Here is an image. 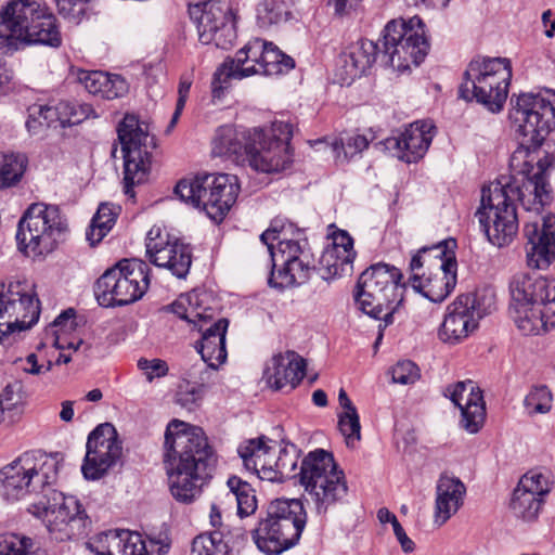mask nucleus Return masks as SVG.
Wrapping results in <instances>:
<instances>
[{"label":"nucleus","instance_id":"7c9ffc66","mask_svg":"<svg viewBox=\"0 0 555 555\" xmlns=\"http://www.w3.org/2000/svg\"><path fill=\"white\" fill-rule=\"evenodd\" d=\"M261 242L267 245L270 253L272 266L276 267L278 255L273 251V242L278 241L279 255L284 257V253H292L297 246L302 247L308 243L305 237L304 229L285 218H274L270 227L260 235Z\"/></svg>","mask_w":555,"mask_h":555},{"label":"nucleus","instance_id":"8fccbe9b","mask_svg":"<svg viewBox=\"0 0 555 555\" xmlns=\"http://www.w3.org/2000/svg\"><path fill=\"white\" fill-rule=\"evenodd\" d=\"M33 546V540L25 535L10 533L0 541V555H27Z\"/></svg>","mask_w":555,"mask_h":555},{"label":"nucleus","instance_id":"393cba45","mask_svg":"<svg viewBox=\"0 0 555 555\" xmlns=\"http://www.w3.org/2000/svg\"><path fill=\"white\" fill-rule=\"evenodd\" d=\"M461 410V425L476 434L483 425L486 408L482 391L475 382L467 379L449 386L444 393Z\"/></svg>","mask_w":555,"mask_h":555},{"label":"nucleus","instance_id":"6e6552de","mask_svg":"<svg viewBox=\"0 0 555 555\" xmlns=\"http://www.w3.org/2000/svg\"><path fill=\"white\" fill-rule=\"evenodd\" d=\"M512 79L506 57H478L470 61L459 87V96L483 105L491 113L502 111Z\"/></svg>","mask_w":555,"mask_h":555},{"label":"nucleus","instance_id":"dca6fc26","mask_svg":"<svg viewBox=\"0 0 555 555\" xmlns=\"http://www.w3.org/2000/svg\"><path fill=\"white\" fill-rule=\"evenodd\" d=\"M61 463L57 454L41 450L20 454L0 469L1 486H53L59 480Z\"/></svg>","mask_w":555,"mask_h":555},{"label":"nucleus","instance_id":"20e7f679","mask_svg":"<svg viewBox=\"0 0 555 555\" xmlns=\"http://www.w3.org/2000/svg\"><path fill=\"white\" fill-rule=\"evenodd\" d=\"M164 464L169 486H203L211 478L212 449L201 427L172 420L166 428Z\"/></svg>","mask_w":555,"mask_h":555},{"label":"nucleus","instance_id":"a19ab883","mask_svg":"<svg viewBox=\"0 0 555 555\" xmlns=\"http://www.w3.org/2000/svg\"><path fill=\"white\" fill-rule=\"evenodd\" d=\"M120 211L119 206L103 203L99 206L96 214L91 220V224L87 229L86 237L91 246L100 243L109 232L116 222V218Z\"/></svg>","mask_w":555,"mask_h":555},{"label":"nucleus","instance_id":"69168bd1","mask_svg":"<svg viewBox=\"0 0 555 555\" xmlns=\"http://www.w3.org/2000/svg\"><path fill=\"white\" fill-rule=\"evenodd\" d=\"M201 395L198 390L179 392L177 402L189 411L195 410L199 405Z\"/></svg>","mask_w":555,"mask_h":555},{"label":"nucleus","instance_id":"2f4dec72","mask_svg":"<svg viewBox=\"0 0 555 555\" xmlns=\"http://www.w3.org/2000/svg\"><path fill=\"white\" fill-rule=\"evenodd\" d=\"M77 79L89 93L105 100H114L128 92V83L119 75L102 70H79Z\"/></svg>","mask_w":555,"mask_h":555},{"label":"nucleus","instance_id":"a211bd4d","mask_svg":"<svg viewBox=\"0 0 555 555\" xmlns=\"http://www.w3.org/2000/svg\"><path fill=\"white\" fill-rule=\"evenodd\" d=\"M190 17L196 23L199 41L229 49L236 39L234 15L231 8L217 0L189 7Z\"/></svg>","mask_w":555,"mask_h":555},{"label":"nucleus","instance_id":"cd10ccee","mask_svg":"<svg viewBox=\"0 0 555 555\" xmlns=\"http://www.w3.org/2000/svg\"><path fill=\"white\" fill-rule=\"evenodd\" d=\"M255 41L247 43L238 50L235 57H227L220 64L211 79V94L220 99L228 89L230 79H243L251 75L260 74L258 66L260 57L254 54Z\"/></svg>","mask_w":555,"mask_h":555},{"label":"nucleus","instance_id":"6e6d98bb","mask_svg":"<svg viewBox=\"0 0 555 555\" xmlns=\"http://www.w3.org/2000/svg\"><path fill=\"white\" fill-rule=\"evenodd\" d=\"M28 116L26 120V129L30 135H42L50 127L44 118V109L42 104H33L27 109Z\"/></svg>","mask_w":555,"mask_h":555},{"label":"nucleus","instance_id":"e2e57ef3","mask_svg":"<svg viewBox=\"0 0 555 555\" xmlns=\"http://www.w3.org/2000/svg\"><path fill=\"white\" fill-rule=\"evenodd\" d=\"M176 501L183 504H191L202 493L203 488H169Z\"/></svg>","mask_w":555,"mask_h":555},{"label":"nucleus","instance_id":"39448f33","mask_svg":"<svg viewBox=\"0 0 555 555\" xmlns=\"http://www.w3.org/2000/svg\"><path fill=\"white\" fill-rule=\"evenodd\" d=\"M511 310L524 335L555 326V281L538 272H519L509 281Z\"/></svg>","mask_w":555,"mask_h":555},{"label":"nucleus","instance_id":"c03bdc74","mask_svg":"<svg viewBox=\"0 0 555 555\" xmlns=\"http://www.w3.org/2000/svg\"><path fill=\"white\" fill-rule=\"evenodd\" d=\"M553 396L545 385L531 388L525 397L524 405L528 414L546 413L551 410Z\"/></svg>","mask_w":555,"mask_h":555},{"label":"nucleus","instance_id":"864d4df0","mask_svg":"<svg viewBox=\"0 0 555 555\" xmlns=\"http://www.w3.org/2000/svg\"><path fill=\"white\" fill-rule=\"evenodd\" d=\"M338 427L340 433L345 436L346 442L349 446L361 438V426L358 412H344L338 416Z\"/></svg>","mask_w":555,"mask_h":555},{"label":"nucleus","instance_id":"4468645a","mask_svg":"<svg viewBox=\"0 0 555 555\" xmlns=\"http://www.w3.org/2000/svg\"><path fill=\"white\" fill-rule=\"evenodd\" d=\"M28 512L41 518L48 531L60 541L72 539L87 518L82 505L75 496H65L55 489H51L44 501L31 504Z\"/></svg>","mask_w":555,"mask_h":555},{"label":"nucleus","instance_id":"4be33fe9","mask_svg":"<svg viewBox=\"0 0 555 555\" xmlns=\"http://www.w3.org/2000/svg\"><path fill=\"white\" fill-rule=\"evenodd\" d=\"M435 126L428 120H417L410 124L398 137H390L377 143L408 164L416 163L427 152L433 138Z\"/></svg>","mask_w":555,"mask_h":555},{"label":"nucleus","instance_id":"bf43d9fd","mask_svg":"<svg viewBox=\"0 0 555 555\" xmlns=\"http://www.w3.org/2000/svg\"><path fill=\"white\" fill-rule=\"evenodd\" d=\"M281 18L282 12L273 3H263L257 9V22L262 28L279 23Z\"/></svg>","mask_w":555,"mask_h":555},{"label":"nucleus","instance_id":"f257e3e1","mask_svg":"<svg viewBox=\"0 0 555 555\" xmlns=\"http://www.w3.org/2000/svg\"><path fill=\"white\" fill-rule=\"evenodd\" d=\"M509 119L518 142L509 159L512 176L483 186L476 211L489 242L498 247L508 245L518 232L516 199L535 211L550 199L546 170L553 157L538 158L537 153L555 128V105L540 93L513 94Z\"/></svg>","mask_w":555,"mask_h":555},{"label":"nucleus","instance_id":"f704fd0d","mask_svg":"<svg viewBox=\"0 0 555 555\" xmlns=\"http://www.w3.org/2000/svg\"><path fill=\"white\" fill-rule=\"evenodd\" d=\"M255 56L260 57L258 70L261 75L272 76L288 73L295 67V61L289 55L283 53L271 42L255 40Z\"/></svg>","mask_w":555,"mask_h":555},{"label":"nucleus","instance_id":"72a5a7b5","mask_svg":"<svg viewBox=\"0 0 555 555\" xmlns=\"http://www.w3.org/2000/svg\"><path fill=\"white\" fill-rule=\"evenodd\" d=\"M44 120L51 128H67L82 122L91 112L89 105H80L69 101L42 104Z\"/></svg>","mask_w":555,"mask_h":555},{"label":"nucleus","instance_id":"2eb2a0df","mask_svg":"<svg viewBox=\"0 0 555 555\" xmlns=\"http://www.w3.org/2000/svg\"><path fill=\"white\" fill-rule=\"evenodd\" d=\"M494 309L493 296L485 294H463L447 308L439 330L443 343L457 344L477 328L478 320Z\"/></svg>","mask_w":555,"mask_h":555},{"label":"nucleus","instance_id":"680f3d73","mask_svg":"<svg viewBox=\"0 0 555 555\" xmlns=\"http://www.w3.org/2000/svg\"><path fill=\"white\" fill-rule=\"evenodd\" d=\"M528 482H530L531 486H548L554 481L551 480V475L548 472H543L541 469H531L520 477L517 486H527Z\"/></svg>","mask_w":555,"mask_h":555},{"label":"nucleus","instance_id":"79ce46f5","mask_svg":"<svg viewBox=\"0 0 555 555\" xmlns=\"http://www.w3.org/2000/svg\"><path fill=\"white\" fill-rule=\"evenodd\" d=\"M28 159L21 153H0V190L16 185L26 170Z\"/></svg>","mask_w":555,"mask_h":555},{"label":"nucleus","instance_id":"9d476101","mask_svg":"<svg viewBox=\"0 0 555 555\" xmlns=\"http://www.w3.org/2000/svg\"><path fill=\"white\" fill-rule=\"evenodd\" d=\"M149 286L147 263L138 259H122L98 279L94 294L102 307H122L140 300Z\"/></svg>","mask_w":555,"mask_h":555},{"label":"nucleus","instance_id":"0e129e2a","mask_svg":"<svg viewBox=\"0 0 555 555\" xmlns=\"http://www.w3.org/2000/svg\"><path fill=\"white\" fill-rule=\"evenodd\" d=\"M25 365L22 367L24 372L31 375H40L51 371L53 363L49 361L47 365L39 364L37 356L35 353H30L24 360Z\"/></svg>","mask_w":555,"mask_h":555},{"label":"nucleus","instance_id":"5fc2aeb1","mask_svg":"<svg viewBox=\"0 0 555 555\" xmlns=\"http://www.w3.org/2000/svg\"><path fill=\"white\" fill-rule=\"evenodd\" d=\"M22 384L15 382L9 384L0 395V413L5 411H20V406L23 404Z\"/></svg>","mask_w":555,"mask_h":555},{"label":"nucleus","instance_id":"58836bf2","mask_svg":"<svg viewBox=\"0 0 555 555\" xmlns=\"http://www.w3.org/2000/svg\"><path fill=\"white\" fill-rule=\"evenodd\" d=\"M353 260L354 257L343 255L335 247H326L319 259L318 273L325 281L349 275L353 270Z\"/></svg>","mask_w":555,"mask_h":555},{"label":"nucleus","instance_id":"ea45409f","mask_svg":"<svg viewBox=\"0 0 555 555\" xmlns=\"http://www.w3.org/2000/svg\"><path fill=\"white\" fill-rule=\"evenodd\" d=\"M467 488H437L435 522L446 524L462 506Z\"/></svg>","mask_w":555,"mask_h":555},{"label":"nucleus","instance_id":"f03ea898","mask_svg":"<svg viewBox=\"0 0 555 555\" xmlns=\"http://www.w3.org/2000/svg\"><path fill=\"white\" fill-rule=\"evenodd\" d=\"M429 51L425 25L418 16L388 22L383 30V49L372 40L359 39L350 43L340 55L345 77L349 83L361 77L380 60L384 66L404 72L411 65L418 66Z\"/></svg>","mask_w":555,"mask_h":555},{"label":"nucleus","instance_id":"4c0bfd02","mask_svg":"<svg viewBox=\"0 0 555 555\" xmlns=\"http://www.w3.org/2000/svg\"><path fill=\"white\" fill-rule=\"evenodd\" d=\"M538 490V488H535ZM540 491H533L532 488H514L509 508L513 514L524 520H532L543 503V498L550 493V488H539Z\"/></svg>","mask_w":555,"mask_h":555},{"label":"nucleus","instance_id":"c85d7f7f","mask_svg":"<svg viewBox=\"0 0 555 555\" xmlns=\"http://www.w3.org/2000/svg\"><path fill=\"white\" fill-rule=\"evenodd\" d=\"M306 366L305 360L297 352L286 351L271 358L263 371V378L275 390L287 386L294 389L305 377Z\"/></svg>","mask_w":555,"mask_h":555},{"label":"nucleus","instance_id":"5701e85b","mask_svg":"<svg viewBox=\"0 0 555 555\" xmlns=\"http://www.w3.org/2000/svg\"><path fill=\"white\" fill-rule=\"evenodd\" d=\"M281 260L282 267L275 271L273 266L268 278L269 286L279 291L305 284L313 271L318 272L309 243H304L302 247L297 246L292 253H284V257H281Z\"/></svg>","mask_w":555,"mask_h":555},{"label":"nucleus","instance_id":"a878e982","mask_svg":"<svg viewBox=\"0 0 555 555\" xmlns=\"http://www.w3.org/2000/svg\"><path fill=\"white\" fill-rule=\"evenodd\" d=\"M437 264V272L415 273L409 278L412 288L433 302H442L456 285L457 262L455 256L446 257Z\"/></svg>","mask_w":555,"mask_h":555},{"label":"nucleus","instance_id":"774afa93","mask_svg":"<svg viewBox=\"0 0 555 555\" xmlns=\"http://www.w3.org/2000/svg\"><path fill=\"white\" fill-rule=\"evenodd\" d=\"M192 76L191 75H182L180 77L179 86H178V100L177 102L180 106H185L189 92L192 86Z\"/></svg>","mask_w":555,"mask_h":555},{"label":"nucleus","instance_id":"0eeeda50","mask_svg":"<svg viewBox=\"0 0 555 555\" xmlns=\"http://www.w3.org/2000/svg\"><path fill=\"white\" fill-rule=\"evenodd\" d=\"M403 275L395 266L384 262L372 264L358 280L354 300L367 315L384 320L385 324L393 322V314L403 301L405 284Z\"/></svg>","mask_w":555,"mask_h":555},{"label":"nucleus","instance_id":"c9c22d12","mask_svg":"<svg viewBox=\"0 0 555 555\" xmlns=\"http://www.w3.org/2000/svg\"><path fill=\"white\" fill-rule=\"evenodd\" d=\"M106 550H95L96 555H149L145 541L138 532L109 531L105 534Z\"/></svg>","mask_w":555,"mask_h":555},{"label":"nucleus","instance_id":"e433bc0d","mask_svg":"<svg viewBox=\"0 0 555 555\" xmlns=\"http://www.w3.org/2000/svg\"><path fill=\"white\" fill-rule=\"evenodd\" d=\"M34 24L26 30L25 37L18 41L43 44L59 48L62 44V36L56 24V17L46 8V14L38 16Z\"/></svg>","mask_w":555,"mask_h":555},{"label":"nucleus","instance_id":"423d86ee","mask_svg":"<svg viewBox=\"0 0 555 555\" xmlns=\"http://www.w3.org/2000/svg\"><path fill=\"white\" fill-rule=\"evenodd\" d=\"M306 524L300 499H276L268 505L266 518L251 530V539L263 554L281 555L298 544Z\"/></svg>","mask_w":555,"mask_h":555},{"label":"nucleus","instance_id":"1a4fd4ad","mask_svg":"<svg viewBox=\"0 0 555 555\" xmlns=\"http://www.w3.org/2000/svg\"><path fill=\"white\" fill-rule=\"evenodd\" d=\"M238 192L237 177L228 173H203L183 178L173 190L182 202L205 211L216 223L225 218Z\"/></svg>","mask_w":555,"mask_h":555},{"label":"nucleus","instance_id":"412c9836","mask_svg":"<svg viewBox=\"0 0 555 555\" xmlns=\"http://www.w3.org/2000/svg\"><path fill=\"white\" fill-rule=\"evenodd\" d=\"M42 0H11L0 11V50L15 49L38 16L46 14Z\"/></svg>","mask_w":555,"mask_h":555},{"label":"nucleus","instance_id":"49530a36","mask_svg":"<svg viewBox=\"0 0 555 555\" xmlns=\"http://www.w3.org/2000/svg\"><path fill=\"white\" fill-rule=\"evenodd\" d=\"M227 496L235 501L237 515L241 518L253 515L257 509V498L254 488H230Z\"/></svg>","mask_w":555,"mask_h":555},{"label":"nucleus","instance_id":"de8ad7c7","mask_svg":"<svg viewBox=\"0 0 555 555\" xmlns=\"http://www.w3.org/2000/svg\"><path fill=\"white\" fill-rule=\"evenodd\" d=\"M349 488H310L309 494L317 504L318 512H325L328 506L344 502Z\"/></svg>","mask_w":555,"mask_h":555},{"label":"nucleus","instance_id":"f8f14e48","mask_svg":"<svg viewBox=\"0 0 555 555\" xmlns=\"http://www.w3.org/2000/svg\"><path fill=\"white\" fill-rule=\"evenodd\" d=\"M124 157V192L133 198V188L145 182L151 168V151L155 147L149 127L134 114H126L117 127Z\"/></svg>","mask_w":555,"mask_h":555},{"label":"nucleus","instance_id":"ddd939ff","mask_svg":"<svg viewBox=\"0 0 555 555\" xmlns=\"http://www.w3.org/2000/svg\"><path fill=\"white\" fill-rule=\"evenodd\" d=\"M237 452L245 469L256 475L259 480L282 483L299 477V450L293 443L283 448L276 460L263 436L242 443Z\"/></svg>","mask_w":555,"mask_h":555},{"label":"nucleus","instance_id":"09e8293b","mask_svg":"<svg viewBox=\"0 0 555 555\" xmlns=\"http://www.w3.org/2000/svg\"><path fill=\"white\" fill-rule=\"evenodd\" d=\"M185 301V299L180 298L172 302L169 309L180 319L193 324V328H196L201 323L210 322L211 315L207 314L205 311H198L197 308L192 306L191 300H188V306Z\"/></svg>","mask_w":555,"mask_h":555},{"label":"nucleus","instance_id":"052dcab7","mask_svg":"<svg viewBox=\"0 0 555 555\" xmlns=\"http://www.w3.org/2000/svg\"><path fill=\"white\" fill-rule=\"evenodd\" d=\"M327 247H335L343 255H349L356 258V251L353 249V238L344 230H339L334 233L333 242Z\"/></svg>","mask_w":555,"mask_h":555},{"label":"nucleus","instance_id":"7ed1b4c3","mask_svg":"<svg viewBox=\"0 0 555 555\" xmlns=\"http://www.w3.org/2000/svg\"><path fill=\"white\" fill-rule=\"evenodd\" d=\"M292 137L293 126L280 120L273 121L268 129L224 125L216 131L212 154L237 165L248 164L257 171L280 172L293 162L289 150Z\"/></svg>","mask_w":555,"mask_h":555},{"label":"nucleus","instance_id":"c756f323","mask_svg":"<svg viewBox=\"0 0 555 555\" xmlns=\"http://www.w3.org/2000/svg\"><path fill=\"white\" fill-rule=\"evenodd\" d=\"M201 323L195 330L202 333V338L196 343L195 348L202 357V361L208 367L217 370L227 360L225 334L229 321L224 318L205 327Z\"/></svg>","mask_w":555,"mask_h":555},{"label":"nucleus","instance_id":"473e14b6","mask_svg":"<svg viewBox=\"0 0 555 555\" xmlns=\"http://www.w3.org/2000/svg\"><path fill=\"white\" fill-rule=\"evenodd\" d=\"M210 525L220 546L227 551V555H237L248 544V533L241 525L224 524L221 513L216 504L210 508Z\"/></svg>","mask_w":555,"mask_h":555},{"label":"nucleus","instance_id":"6ab92c4d","mask_svg":"<svg viewBox=\"0 0 555 555\" xmlns=\"http://www.w3.org/2000/svg\"><path fill=\"white\" fill-rule=\"evenodd\" d=\"M122 454V443L111 423L98 425L89 435L81 473L87 481H98L115 466Z\"/></svg>","mask_w":555,"mask_h":555},{"label":"nucleus","instance_id":"13d9d810","mask_svg":"<svg viewBox=\"0 0 555 555\" xmlns=\"http://www.w3.org/2000/svg\"><path fill=\"white\" fill-rule=\"evenodd\" d=\"M138 367L145 374L146 379L151 383L154 378H160L168 374L169 367L166 361L162 359L141 358L138 361Z\"/></svg>","mask_w":555,"mask_h":555},{"label":"nucleus","instance_id":"338daca9","mask_svg":"<svg viewBox=\"0 0 555 555\" xmlns=\"http://www.w3.org/2000/svg\"><path fill=\"white\" fill-rule=\"evenodd\" d=\"M393 533L396 538L398 539L403 552L410 553L413 552L415 548V543L406 535L403 527L400 525V522H396L393 527Z\"/></svg>","mask_w":555,"mask_h":555},{"label":"nucleus","instance_id":"37998d69","mask_svg":"<svg viewBox=\"0 0 555 555\" xmlns=\"http://www.w3.org/2000/svg\"><path fill=\"white\" fill-rule=\"evenodd\" d=\"M448 242L439 243L431 247H423L415 255H413L409 269L411 271V275H415V273H420L425 266L430 268H436L437 264L446 257L454 256L453 251L448 250Z\"/></svg>","mask_w":555,"mask_h":555},{"label":"nucleus","instance_id":"f3484780","mask_svg":"<svg viewBox=\"0 0 555 555\" xmlns=\"http://www.w3.org/2000/svg\"><path fill=\"white\" fill-rule=\"evenodd\" d=\"M0 314L12 333L29 330L40 317V301L26 281L0 283Z\"/></svg>","mask_w":555,"mask_h":555},{"label":"nucleus","instance_id":"a18cd8bd","mask_svg":"<svg viewBox=\"0 0 555 555\" xmlns=\"http://www.w3.org/2000/svg\"><path fill=\"white\" fill-rule=\"evenodd\" d=\"M369 146V140L362 134H348L335 142L334 150L339 159L343 154L345 160H349L361 154Z\"/></svg>","mask_w":555,"mask_h":555},{"label":"nucleus","instance_id":"bb28decb","mask_svg":"<svg viewBox=\"0 0 555 555\" xmlns=\"http://www.w3.org/2000/svg\"><path fill=\"white\" fill-rule=\"evenodd\" d=\"M300 486H346L345 474L331 452L315 449L301 461Z\"/></svg>","mask_w":555,"mask_h":555},{"label":"nucleus","instance_id":"b1692460","mask_svg":"<svg viewBox=\"0 0 555 555\" xmlns=\"http://www.w3.org/2000/svg\"><path fill=\"white\" fill-rule=\"evenodd\" d=\"M527 238V264L532 269L543 270L555 259V215L542 218V224L528 222L524 227Z\"/></svg>","mask_w":555,"mask_h":555},{"label":"nucleus","instance_id":"aec40b11","mask_svg":"<svg viewBox=\"0 0 555 555\" xmlns=\"http://www.w3.org/2000/svg\"><path fill=\"white\" fill-rule=\"evenodd\" d=\"M146 256L154 266L168 269L178 279L186 278L192 264V248L159 227L146 236Z\"/></svg>","mask_w":555,"mask_h":555},{"label":"nucleus","instance_id":"4d7b16f0","mask_svg":"<svg viewBox=\"0 0 555 555\" xmlns=\"http://www.w3.org/2000/svg\"><path fill=\"white\" fill-rule=\"evenodd\" d=\"M90 0H55L59 13L70 22L79 23Z\"/></svg>","mask_w":555,"mask_h":555},{"label":"nucleus","instance_id":"9b49d317","mask_svg":"<svg viewBox=\"0 0 555 555\" xmlns=\"http://www.w3.org/2000/svg\"><path fill=\"white\" fill-rule=\"evenodd\" d=\"M67 231L59 206L31 204L18 221L16 242L24 255L39 256L54 249L57 238Z\"/></svg>","mask_w":555,"mask_h":555},{"label":"nucleus","instance_id":"3c124183","mask_svg":"<svg viewBox=\"0 0 555 555\" xmlns=\"http://www.w3.org/2000/svg\"><path fill=\"white\" fill-rule=\"evenodd\" d=\"M212 532L196 535L192 542L191 555H227Z\"/></svg>","mask_w":555,"mask_h":555},{"label":"nucleus","instance_id":"603ef678","mask_svg":"<svg viewBox=\"0 0 555 555\" xmlns=\"http://www.w3.org/2000/svg\"><path fill=\"white\" fill-rule=\"evenodd\" d=\"M391 380L396 384L409 385L415 383L420 378V370L417 365L410 361H399L390 370Z\"/></svg>","mask_w":555,"mask_h":555}]
</instances>
